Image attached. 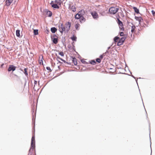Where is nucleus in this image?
<instances>
[{
  "instance_id": "f257e3e1",
  "label": "nucleus",
  "mask_w": 155,
  "mask_h": 155,
  "mask_svg": "<svg viewBox=\"0 0 155 155\" xmlns=\"http://www.w3.org/2000/svg\"><path fill=\"white\" fill-rule=\"evenodd\" d=\"M35 147V134L32 135L31 143V147L30 148L29 150V153L28 155H29L30 154V155H32V152H31V149L32 150H34V148Z\"/></svg>"
},
{
  "instance_id": "f03ea898",
  "label": "nucleus",
  "mask_w": 155,
  "mask_h": 155,
  "mask_svg": "<svg viewBox=\"0 0 155 155\" xmlns=\"http://www.w3.org/2000/svg\"><path fill=\"white\" fill-rule=\"evenodd\" d=\"M85 14V12L84 10L81 9L79 11L77 14H75L74 15V18L76 19H79L81 17L84 16V15Z\"/></svg>"
},
{
  "instance_id": "7ed1b4c3",
  "label": "nucleus",
  "mask_w": 155,
  "mask_h": 155,
  "mask_svg": "<svg viewBox=\"0 0 155 155\" xmlns=\"http://www.w3.org/2000/svg\"><path fill=\"white\" fill-rule=\"evenodd\" d=\"M43 12L45 13L46 15H47V17H51L52 15V12L49 11L48 9H44L43 11Z\"/></svg>"
},
{
  "instance_id": "20e7f679",
  "label": "nucleus",
  "mask_w": 155,
  "mask_h": 155,
  "mask_svg": "<svg viewBox=\"0 0 155 155\" xmlns=\"http://www.w3.org/2000/svg\"><path fill=\"white\" fill-rule=\"evenodd\" d=\"M16 67L14 65L10 64L9 65L7 70L8 72L12 71V72L16 70Z\"/></svg>"
},
{
  "instance_id": "39448f33",
  "label": "nucleus",
  "mask_w": 155,
  "mask_h": 155,
  "mask_svg": "<svg viewBox=\"0 0 155 155\" xmlns=\"http://www.w3.org/2000/svg\"><path fill=\"white\" fill-rule=\"evenodd\" d=\"M117 22L119 26L120 30L124 31V29L123 26L124 25L123 22L120 20H117Z\"/></svg>"
},
{
  "instance_id": "423d86ee",
  "label": "nucleus",
  "mask_w": 155,
  "mask_h": 155,
  "mask_svg": "<svg viewBox=\"0 0 155 155\" xmlns=\"http://www.w3.org/2000/svg\"><path fill=\"white\" fill-rule=\"evenodd\" d=\"M50 5H51V7L54 9H59L61 6L58 4H55L54 2V1H52L50 3Z\"/></svg>"
},
{
  "instance_id": "0eeeda50",
  "label": "nucleus",
  "mask_w": 155,
  "mask_h": 155,
  "mask_svg": "<svg viewBox=\"0 0 155 155\" xmlns=\"http://www.w3.org/2000/svg\"><path fill=\"white\" fill-rule=\"evenodd\" d=\"M91 14L94 19H96L99 18L98 15L96 11L91 12Z\"/></svg>"
},
{
  "instance_id": "6e6552de",
  "label": "nucleus",
  "mask_w": 155,
  "mask_h": 155,
  "mask_svg": "<svg viewBox=\"0 0 155 155\" xmlns=\"http://www.w3.org/2000/svg\"><path fill=\"white\" fill-rule=\"evenodd\" d=\"M108 12L110 14H115L116 12L115 9V7H110L108 10Z\"/></svg>"
},
{
  "instance_id": "1a4fd4ad",
  "label": "nucleus",
  "mask_w": 155,
  "mask_h": 155,
  "mask_svg": "<svg viewBox=\"0 0 155 155\" xmlns=\"http://www.w3.org/2000/svg\"><path fill=\"white\" fill-rule=\"evenodd\" d=\"M70 57L72 59V62L74 63V65L76 66H78L77 60L75 57L73 56H70Z\"/></svg>"
},
{
  "instance_id": "9d476101",
  "label": "nucleus",
  "mask_w": 155,
  "mask_h": 155,
  "mask_svg": "<svg viewBox=\"0 0 155 155\" xmlns=\"http://www.w3.org/2000/svg\"><path fill=\"white\" fill-rule=\"evenodd\" d=\"M51 41H52L53 44H56L58 42V38H51Z\"/></svg>"
},
{
  "instance_id": "9b49d317",
  "label": "nucleus",
  "mask_w": 155,
  "mask_h": 155,
  "mask_svg": "<svg viewBox=\"0 0 155 155\" xmlns=\"http://www.w3.org/2000/svg\"><path fill=\"white\" fill-rule=\"evenodd\" d=\"M69 9H71L72 11L74 12L76 11V8L75 6L73 5H69Z\"/></svg>"
},
{
  "instance_id": "f8f14e48",
  "label": "nucleus",
  "mask_w": 155,
  "mask_h": 155,
  "mask_svg": "<svg viewBox=\"0 0 155 155\" xmlns=\"http://www.w3.org/2000/svg\"><path fill=\"white\" fill-rule=\"evenodd\" d=\"M131 24L132 25L131 26V37H132V34L133 32H134L136 31L135 30V29L136 27L133 24V23H131Z\"/></svg>"
},
{
  "instance_id": "ddd939ff",
  "label": "nucleus",
  "mask_w": 155,
  "mask_h": 155,
  "mask_svg": "<svg viewBox=\"0 0 155 155\" xmlns=\"http://www.w3.org/2000/svg\"><path fill=\"white\" fill-rule=\"evenodd\" d=\"M135 19L139 21V23L140 24L141 21H143V19L141 16L137 17L136 16H135Z\"/></svg>"
},
{
  "instance_id": "4468645a",
  "label": "nucleus",
  "mask_w": 155,
  "mask_h": 155,
  "mask_svg": "<svg viewBox=\"0 0 155 155\" xmlns=\"http://www.w3.org/2000/svg\"><path fill=\"white\" fill-rule=\"evenodd\" d=\"M51 31L52 33H55L57 31V29L55 27H52L51 28Z\"/></svg>"
},
{
  "instance_id": "2eb2a0df",
  "label": "nucleus",
  "mask_w": 155,
  "mask_h": 155,
  "mask_svg": "<svg viewBox=\"0 0 155 155\" xmlns=\"http://www.w3.org/2000/svg\"><path fill=\"white\" fill-rule=\"evenodd\" d=\"M13 0H6L5 1V5L9 6L12 2Z\"/></svg>"
},
{
  "instance_id": "dca6fc26",
  "label": "nucleus",
  "mask_w": 155,
  "mask_h": 155,
  "mask_svg": "<svg viewBox=\"0 0 155 155\" xmlns=\"http://www.w3.org/2000/svg\"><path fill=\"white\" fill-rule=\"evenodd\" d=\"M133 8L134 10L135 13L137 14H141L140 13L139 9L138 8H137V7L134 6H133Z\"/></svg>"
},
{
  "instance_id": "f3484780",
  "label": "nucleus",
  "mask_w": 155,
  "mask_h": 155,
  "mask_svg": "<svg viewBox=\"0 0 155 155\" xmlns=\"http://www.w3.org/2000/svg\"><path fill=\"white\" fill-rule=\"evenodd\" d=\"M32 124H34V127H33L34 129V132L35 131V117H34V114H33L32 113Z\"/></svg>"
},
{
  "instance_id": "a211bd4d",
  "label": "nucleus",
  "mask_w": 155,
  "mask_h": 155,
  "mask_svg": "<svg viewBox=\"0 0 155 155\" xmlns=\"http://www.w3.org/2000/svg\"><path fill=\"white\" fill-rule=\"evenodd\" d=\"M70 38L73 41H77V37L74 34L72 35V36L70 37Z\"/></svg>"
},
{
  "instance_id": "6ab92c4d",
  "label": "nucleus",
  "mask_w": 155,
  "mask_h": 155,
  "mask_svg": "<svg viewBox=\"0 0 155 155\" xmlns=\"http://www.w3.org/2000/svg\"><path fill=\"white\" fill-rule=\"evenodd\" d=\"M54 3L55 4H58V5L61 6V0H55L54 1Z\"/></svg>"
},
{
  "instance_id": "aec40b11",
  "label": "nucleus",
  "mask_w": 155,
  "mask_h": 155,
  "mask_svg": "<svg viewBox=\"0 0 155 155\" xmlns=\"http://www.w3.org/2000/svg\"><path fill=\"white\" fill-rule=\"evenodd\" d=\"M16 34L17 37L20 38L21 36L20 34V30L17 29L16 31Z\"/></svg>"
},
{
  "instance_id": "412c9836",
  "label": "nucleus",
  "mask_w": 155,
  "mask_h": 155,
  "mask_svg": "<svg viewBox=\"0 0 155 155\" xmlns=\"http://www.w3.org/2000/svg\"><path fill=\"white\" fill-rule=\"evenodd\" d=\"M65 37H62L61 38V41L63 45L64 46H65V47L66 46V45L65 44Z\"/></svg>"
},
{
  "instance_id": "4be33fe9",
  "label": "nucleus",
  "mask_w": 155,
  "mask_h": 155,
  "mask_svg": "<svg viewBox=\"0 0 155 155\" xmlns=\"http://www.w3.org/2000/svg\"><path fill=\"white\" fill-rule=\"evenodd\" d=\"M28 69V68H25L24 69V71H23L24 74L26 77H28V74L27 72Z\"/></svg>"
},
{
  "instance_id": "5701e85b",
  "label": "nucleus",
  "mask_w": 155,
  "mask_h": 155,
  "mask_svg": "<svg viewBox=\"0 0 155 155\" xmlns=\"http://www.w3.org/2000/svg\"><path fill=\"white\" fill-rule=\"evenodd\" d=\"M34 35H36L38 34V29H35L33 30Z\"/></svg>"
},
{
  "instance_id": "b1692460",
  "label": "nucleus",
  "mask_w": 155,
  "mask_h": 155,
  "mask_svg": "<svg viewBox=\"0 0 155 155\" xmlns=\"http://www.w3.org/2000/svg\"><path fill=\"white\" fill-rule=\"evenodd\" d=\"M55 55L57 57V59H59L62 61L64 63L66 62V61L58 56L57 53H55Z\"/></svg>"
},
{
  "instance_id": "393cba45",
  "label": "nucleus",
  "mask_w": 155,
  "mask_h": 155,
  "mask_svg": "<svg viewBox=\"0 0 155 155\" xmlns=\"http://www.w3.org/2000/svg\"><path fill=\"white\" fill-rule=\"evenodd\" d=\"M65 25L66 26V28L68 27H71V23L69 21L66 22Z\"/></svg>"
},
{
  "instance_id": "a878e982",
  "label": "nucleus",
  "mask_w": 155,
  "mask_h": 155,
  "mask_svg": "<svg viewBox=\"0 0 155 155\" xmlns=\"http://www.w3.org/2000/svg\"><path fill=\"white\" fill-rule=\"evenodd\" d=\"M89 62L90 64L93 65H95L96 64V61L94 60H92L90 61Z\"/></svg>"
},
{
  "instance_id": "bb28decb",
  "label": "nucleus",
  "mask_w": 155,
  "mask_h": 155,
  "mask_svg": "<svg viewBox=\"0 0 155 155\" xmlns=\"http://www.w3.org/2000/svg\"><path fill=\"white\" fill-rule=\"evenodd\" d=\"M123 43L124 42L123 41L120 40L119 39L118 41L117 42V45L118 46H120L123 45Z\"/></svg>"
},
{
  "instance_id": "cd10ccee",
  "label": "nucleus",
  "mask_w": 155,
  "mask_h": 155,
  "mask_svg": "<svg viewBox=\"0 0 155 155\" xmlns=\"http://www.w3.org/2000/svg\"><path fill=\"white\" fill-rule=\"evenodd\" d=\"M44 60L43 57L42 56V58L39 61V63L40 65H43V60Z\"/></svg>"
},
{
  "instance_id": "c85d7f7f",
  "label": "nucleus",
  "mask_w": 155,
  "mask_h": 155,
  "mask_svg": "<svg viewBox=\"0 0 155 155\" xmlns=\"http://www.w3.org/2000/svg\"><path fill=\"white\" fill-rule=\"evenodd\" d=\"M126 38L127 37L126 36H122V37L120 39V40L123 41L124 42Z\"/></svg>"
},
{
  "instance_id": "c756f323",
  "label": "nucleus",
  "mask_w": 155,
  "mask_h": 155,
  "mask_svg": "<svg viewBox=\"0 0 155 155\" xmlns=\"http://www.w3.org/2000/svg\"><path fill=\"white\" fill-rule=\"evenodd\" d=\"M79 21L81 23V21H84L85 22L86 21V19L84 18V16L81 17L80 19H79Z\"/></svg>"
},
{
  "instance_id": "7c9ffc66",
  "label": "nucleus",
  "mask_w": 155,
  "mask_h": 155,
  "mask_svg": "<svg viewBox=\"0 0 155 155\" xmlns=\"http://www.w3.org/2000/svg\"><path fill=\"white\" fill-rule=\"evenodd\" d=\"M71 44L72 45V49H73V51H76V50L75 49V46L74 45V43L73 42L71 43Z\"/></svg>"
},
{
  "instance_id": "2f4dec72",
  "label": "nucleus",
  "mask_w": 155,
  "mask_h": 155,
  "mask_svg": "<svg viewBox=\"0 0 155 155\" xmlns=\"http://www.w3.org/2000/svg\"><path fill=\"white\" fill-rule=\"evenodd\" d=\"M119 38V37L118 36L115 37L114 39L113 40L114 43H116L117 41V40Z\"/></svg>"
},
{
  "instance_id": "473e14b6",
  "label": "nucleus",
  "mask_w": 155,
  "mask_h": 155,
  "mask_svg": "<svg viewBox=\"0 0 155 155\" xmlns=\"http://www.w3.org/2000/svg\"><path fill=\"white\" fill-rule=\"evenodd\" d=\"M79 26H80V25L78 23H77L75 25V27L76 29L77 30H79Z\"/></svg>"
},
{
  "instance_id": "72a5a7b5",
  "label": "nucleus",
  "mask_w": 155,
  "mask_h": 155,
  "mask_svg": "<svg viewBox=\"0 0 155 155\" xmlns=\"http://www.w3.org/2000/svg\"><path fill=\"white\" fill-rule=\"evenodd\" d=\"M81 62L82 64H88V63L84 60V59H81Z\"/></svg>"
},
{
  "instance_id": "f704fd0d",
  "label": "nucleus",
  "mask_w": 155,
  "mask_h": 155,
  "mask_svg": "<svg viewBox=\"0 0 155 155\" xmlns=\"http://www.w3.org/2000/svg\"><path fill=\"white\" fill-rule=\"evenodd\" d=\"M51 38H58V36L56 35V34H55L54 33V34L53 35H51Z\"/></svg>"
},
{
  "instance_id": "c9c22d12",
  "label": "nucleus",
  "mask_w": 155,
  "mask_h": 155,
  "mask_svg": "<svg viewBox=\"0 0 155 155\" xmlns=\"http://www.w3.org/2000/svg\"><path fill=\"white\" fill-rule=\"evenodd\" d=\"M119 34L120 36H126V35L124 34V33L123 31L119 32Z\"/></svg>"
},
{
  "instance_id": "e433bc0d",
  "label": "nucleus",
  "mask_w": 155,
  "mask_h": 155,
  "mask_svg": "<svg viewBox=\"0 0 155 155\" xmlns=\"http://www.w3.org/2000/svg\"><path fill=\"white\" fill-rule=\"evenodd\" d=\"M96 62H97L98 63H100L101 62V60L99 58H97L96 59Z\"/></svg>"
},
{
  "instance_id": "4c0bfd02",
  "label": "nucleus",
  "mask_w": 155,
  "mask_h": 155,
  "mask_svg": "<svg viewBox=\"0 0 155 155\" xmlns=\"http://www.w3.org/2000/svg\"><path fill=\"white\" fill-rule=\"evenodd\" d=\"M58 54L61 57H63L64 56V52L62 51L59 52Z\"/></svg>"
},
{
  "instance_id": "58836bf2",
  "label": "nucleus",
  "mask_w": 155,
  "mask_h": 155,
  "mask_svg": "<svg viewBox=\"0 0 155 155\" xmlns=\"http://www.w3.org/2000/svg\"><path fill=\"white\" fill-rule=\"evenodd\" d=\"M116 17L117 18V20H120V16L119 15L118 13L116 15Z\"/></svg>"
},
{
  "instance_id": "ea45409f",
  "label": "nucleus",
  "mask_w": 155,
  "mask_h": 155,
  "mask_svg": "<svg viewBox=\"0 0 155 155\" xmlns=\"http://www.w3.org/2000/svg\"><path fill=\"white\" fill-rule=\"evenodd\" d=\"M149 130H150V134H149V136H150V148H151V138H150V128H149Z\"/></svg>"
},
{
  "instance_id": "a19ab883",
  "label": "nucleus",
  "mask_w": 155,
  "mask_h": 155,
  "mask_svg": "<svg viewBox=\"0 0 155 155\" xmlns=\"http://www.w3.org/2000/svg\"><path fill=\"white\" fill-rule=\"evenodd\" d=\"M46 68L47 70L49 71H52V70H51V69L49 67H46Z\"/></svg>"
},
{
  "instance_id": "79ce46f5",
  "label": "nucleus",
  "mask_w": 155,
  "mask_h": 155,
  "mask_svg": "<svg viewBox=\"0 0 155 155\" xmlns=\"http://www.w3.org/2000/svg\"><path fill=\"white\" fill-rule=\"evenodd\" d=\"M121 12H120V15H121V16L124 18V15L123 14V12L121 9Z\"/></svg>"
},
{
  "instance_id": "37998d69",
  "label": "nucleus",
  "mask_w": 155,
  "mask_h": 155,
  "mask_svg": "<svg viewBox=\"0 0 155 155\" xmlns=\"http://www.w3.org/2000/svg\"><path fill=\"white\" fill-rule=\"evenodd\" d=\"M128 70H129V72H130V74H131V75H130V76H131L133 78H134V79H136V78H135V77L134 75H133L132 74V72H131L130 71V70H129V69H128Z\"/></svg>"
},
{
  "instance_id": "c03bdc74",
  "label": "nucleus",
  "mask_w": 155,
  "mask_h": 155,
  "mask_svg": "<svg viewBox=\"0 0 155 155\" xmlns=\"http://www.w3.org/2000/svg\"><path fill=\"white\" fill-rule=\"evenodd\" d=\"M142 102H143V106H144V104H143V100H142ZM144 109H145V111H146V117H147V118H148V115H147V111H146V109H145V108H144Z\"/></svg>"
},
{
  "instance_id": "a18cd8bd",
  "label": "nucleus",
  "mask_w": 155,
  "mask_h": 155,
  "mask_svg": "<svg viewBox=\"0 0 155 155\" xmlns=\"http://www.w3.org/2000/svg\"><path fill=\"white\" fill-rule=\"evenodd\" d=\"M46 30L45 32L47 34H48L50 32V31L49 29H47V27H46Z\"/></svg>"
},
{
  "instance_id": "49530a36",
  "label": "nucleus",
  "mask_w": 155,
  "mask_h": 155,
  "mask_svg": "<svg viewBox=\"0 0 155 155\" xmlns=\"http://www.w3.org/2000/svg\"><path fill=\"white\" fill-rule=\"evenodd\" d=\"M137 79H137V78H136V79H135V81H136V83H137V86H138V88H139V91H140V89H139V86H138V82H137Z\"/></svg>"
},
{
  "instance_id": "de8ad7c7",
  "label": "nucleus",
  "mask_w": 155,
  "mask_h": 155,
  "mask_svg": "<svg viewBox=\"0 0 155 155\" xmlns=\"http://www.w3.org/2000/svg\"><path fill=\"white\" fill-rule=\"evenodd\" d=\"M151 13L153 16H155V12L154 10H152L151 11Z\"/></svg>"
},
{
  "instance_id": "09e8293b",
  "label": "nucleus",
  "mask_w": 155,
  "mask_h": 155,
  "mask_svg": "<svg viewBox=\"0 0 155 155\" xmlns=\"http://www.w3.org/2000/svg\"><path fill=\"white\" fill-rule=\"evenodd\" d=\"M118 74H126V75H128L129 76H130V75L129 74H128L127 73H122V72H120L119 73H118Z\"/></svg>"
},
{
  "instance_id": "8fccbe9b",
  "label": "nucleus",
  "mask_w": 155,
  "mask_h": 155,
  "mask_svg": "<svg viewBox=\"0 0 155 155\" xmlns=\"http://www.w3.org/2000/svg\"><path fill=\"white\" fill-rule=\"evenodd\" d=\"M103 55H104V54H101V55H100V56H99V58H100L101 60L103 59V58L104 57Z\"/></svg>"
},
{
  "instance_id": "3c124183",
  "label": "nucleus",
  "mask_w": 155,
  "mask_h": 155,
  "mask_svg": "<svg viewBox=\"0 0 155 155\" xmlns=\"http://www.w3.org/2000/svg\"><path fill=\"white\" fill-rule=\"evenodd\" d=\"M115 9L116 12V13L118 11L119 9L118 8L115 7Z\"/></svg>"
},
{
  "instance_id": "603ef678",
  "label": "nucleus",
  "mask_w": 155,
  "mask_h": 155,
  "mask_svg": "<svg viewBox=\"0 0 155 155\" xmlns=\"http://www.w3.org/2000/svg\"><path fill=\"white\" fill-rule=\"evenodd\" d=\"M70 28L71 27H68L67 29H66V31H65V33H66V32H68L70 30Z\"/></svg>"
},
{
  "instance_id": "864d4df0",
  "label": "nucleus",
  "mask_w": 155,
  "mask_h": 155,
  "mask_svg": "<svg viewBox=\"0 0 155 155\" xmlns=\"http://www.w3.org/2000/svg\"><path fill=\"white\" fill-rule=\"evenodd\" d=\"M61 28V30L63 31H65V29L64 27V26L63 27H62Z\"/></svg>"
},
{
  "instance_id": "5fc2aeb1",
  "label": "nucleus",
  "mask_w": 155,
  "mask_h": 155,
  "mask_svg": "<svg viewBox=\"0 0 155 155\" xmlns=\"http://www.w3.org/2000/svg\"><path fill=\"white\" fill-rule=\"evenodd\" d=\"M64 63H66V64H69V65H71V62H67L66 61V62H64Z\"/></svg>"
},
{
  "instance_id": "6e6d98bb",
  "label": "nucleus",
  "mask_w": 155,
  "mask_h": 155,
  "mask_svg": "<svg viewBox=\"0 0 155 155\" xmlns=\"http://www.w3.org/2000/svg\"><path fill=\"white\" fill-rule=\"evenodd\" d=\"M109 50H107L106 51V52L104 53L105 54H109Z\"/></svg>"
},
{
  "instance_id": "4d7b16f0",
  "label": "nucleus",
  "mask_w": 155,
  "mask_h": 155,
  "mask_svg": "<svg viewBox=\"0 0 155 155\" xmlns=\"http://www.w3.org/2000/svg\"><path fill=\"white\" fill-rule=\"evenodd\" d=\"M59 30L60 31V32L62 34H63V32H64V31H62V30H61L60 29H59Z\"/></svg>"
},
{
  "instance_id": "13d9d810",
  "label": "nucleus",
  "mask_w": 155,
  "mask_h": 155,
  "mask_svg": "<svg viewBox=\"0 0 155 155\" xmlns=\"http://www.w3.org/2000/svg\"><path fill=\"white\" fill-rule=\"evenodd\" d=\"M58 59H57V61H58V63H60L61 64H63V62H61V61H59Z\"/></svg>"
},
{
  "instance_id": "bf43d9fd",
  "label": "nucleus",
  "mask_w": 155,
  "mask_h": 155,
  "mask_svg": "<svg viewBox=\"0 0 155 155\" xmlns=\"http://www.w3.org/2000/svg\"><path fill=\"white\" fill-rule=\"evenodd\" d=\"M68 47L69 49H71V46L70 45H68Z\"/></svg>"
},
{
  "instance_id": "052dcab7",
  "label": "nucleus",
  "mask_w": 155,
  "mask_h": 155,
  "mask_svg": "<svg viewBox=\"0 0 155 155\" xmlns=\"http://www.w3.org/2000/svg\"><path fill=\"white\" fill-rule=\"evenodd\" d=\"M37 81H36V80H34V83L35 85H36L37 84Z\"/></svg>"
},
{
  "instance_id": "680f3d73",
  "label": "nucleus",
  "mask_w": 155,
  "mask_h": 155,
  "mask_svg": "<svg viewBox=\"0 0 155 155\" xmlns=\"http://www.w3.org/2000/svg\"><path fill=\"white\" fill-rule=\"evenodd\" d=\"M27 79H26V78H25V85H26V83H27Z\"/></svg>"
},
{
  "instance_id": "e2e57ef3",
  "label": "nucleus",
  "mask_w": 155,
  "mask_h": 155,
  "mask_svg": "<svg viewBox=\"0 0 155 155\" xmlns=\"http://www.w3.org/2000/svg\"><path fill=\"white\" fill-rule=\"evenodd\" d=\"M4 65V63H2L0 67L1 68H2L3 67V66Z\"/></svg>"
},
{
  "instance_id": "0e129e2a",
  "label": "nucleus",
  "mask_w": 155,
  "mask_h": 155,
  "mask_svg": "<svg viewBox=\"0 0 155 155\" xmlns=\"http://www.w3.org/2000/svg\"><path fill=\"white\" fill-rule=\"evenodd\" d=\"M13 74L15 76H16L17 78H18V76L16 74Z\"/></svg>"
},
{
  "instance_id": "69168bd1",
  "label": "nucleus",
  "mask_w": 155,
  "mask_h": 155,
  "mask_svg": "<svg viewBox=\"0 0 155 155\" xmlns=\"http://www.w3.org/2000/svg\"><path fill=\"white\" fill-rule=\"evenodd\" d=\"M63 23H61V28L62 27H63Z\"/></svg>"
},
{
  "instance_id": "338daca9",
  "label": "nucleus",
  "mask_w": 155,
  "mask_h": 155,
  "mask_svg": "<svg viewBox=\"0 0 155 155\" xmlns=\"http://www.w3.org/2000/svg\"><path fill=\"white\" fill-rule=\"evenodd\" d=\"M78 55V58L79 59H80L81 58V57L80 56V55L79 54V55Z\"/></svg>"
},
{
  "instance_id": "774afa93",
  "label": "nucleus",
  "mask_w": 155,
  "mask_h": 155,
  "mask_svg": "<svg viewBox=\"0 0 155 155\" xmlns=\"http://www.w3.org/2000/svg\"><path fill=\"white\" fill-rule=\"evenodd\" d=\"M111 48V46L108 47L107 48V49L108 50H109V49H110Z\"/></svg>"
}]
</instances>
